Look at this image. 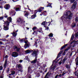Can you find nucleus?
I'll return each instance as SVG.
<instances>
[{
	"instance_id": "f257e3e1",
	"label": "nucleus",
	"mask_w": 78,
	"mask_h": 78,
	"mask_svg": "<svg viewBox=\"0 0 78 78\" xmlns=\"http://www.w3.org/2000/svg\"><path fill=\"white\" fill-rule=\"evenodd\" d=\"M73 15V14L70 11L65 12L63 16L64 20H67L68 19H71Z\"/></svg>"
},
{
	"instance_id": "f03ea898",
	"label": "nucleus",
	"mask_w": 78,
	"mask_h": 78,
	"mask_svg": "<svg viewBox=\"0 0 78 78\" xmlns=\"http://www.w3.org/2000/svg\"><path fill=\"white\" fill-rule=\"evenodd\" d=\"M16 67L18 68L17 70L19 71V72H22L23 71L22 70V65L20 64H18L16 65Z\"/></svg>"
},
{
	"instance_id": "7ed1b4c3",
	"label": "nucleus",
	"mask_w": 78,
	"mask_h": 78,
	"mask_svg": "<svg viewBox=\"0 0 78 78\" xmlns=\"http://www.w3.org/2000/svg\"><path fill=\"white\" fill-rule=\"evenodd\" d=\"M16 22H18V23L20 22V24L22 25V24H23L25 23V21L23 20H22L20 17H19L17 19Z\"/></svg>"
},
{
	"instance_id": "20e7f679",
	"label": "nucleus",
	"mask_w": 78,
	"mask_h": 78,
	"mask_svg": "<svg viewBox=\"0 0 78 78\" xmlns=\"http://www.w3.org/2000/svg\"><path fill=\"white\" fill-rule=\"evenodd\" d=\"M12 56L13 57H14L15 58L16 57H17V56H19V54H18V53L16 52H13L12 54Z\"/></svg>"
},
{
	"instance_id": "39448f33",
	"label": "nucleus",
	"mask_w": 78,
	"mask_h": 78,
	"mask_svg": "<svg viewBox=\"0 0 78 78\" xmlns=\"http://www.w3.org/2000/svg\"><path fill=\"white\" fill-rule=\"evenodd\" d=\"M7 61H8V60H7V59H6L5 61L4 64V65H3V67H4V68L5 69H6V66H7Z\"/></svg>"
},
{
	"instance_id": "423d86ee",
	"label": "nucleus",
	"mask_w": 78,
	"mask_h": 78,
	"mask_svg": "<svg viewBox=\"0 0 78 78\" xmlns=\"http://www.w3.org/2000/svg\"><path fill=\"white\" fill-rule=\"evenodd\" d=\"M31 55L32 57H34L37 55V51H34L32 52Z\"/></svg>"
},
{
	"instance_id": "0eeeda50",
	"label": "nucleus",
	"mask_w": 78,
	"mask_h": 78,
	"mask_svg": "<svg viewBox=\"0 0 78 78\" xmlns=\"http://www.w3.org/2000/svg\"><path fill=\"white\" fill-rule=\"evenodd\" d=\"M63 53V51L62 50L60 51L59 53L58 54L57 56V57L56 59H58V58H59L61 56V55L62 54V53Z\"/></svg>"
},
{
	"instance_id": "6e6552de",
	"label": "nucleus",
	"mask_w": 78,
	"mask_h": 78,
	"mask_svg": "<svg viewBox=\"0 0 78 78\" xmlns=\"http://www.w3.org/2000/svg\"><path fill=\"white\" fill-rule=\"evenodd\" d=\"M37 59L35 58L34 60L31 61V64H36L37 62Z\"/></svg>"
},
{
	"instance_id": "1a4fd4ad",
	"label": "nucleus",
	"mask_w": 78,
	"mask_h": 78,
	"mask_svg": "<svg viewBox=\"0 0 78 78\" xmlns=\"http://www.w3.org/2000/svg\"><path fill=\"white\" fill-rule=\"evenodd\" d=\"M67 56H65L64 57V58L63 59L62 61V64H64V62H66V61L67 59Z\"/></svg>"
},
{
	"instance_id": "9d476101",
	"label": "nucleus",
	"mask_w": 78,
	"mask_h": 78,
	"mask_svg": "<svg viewBox=\"0 0 78 78\" xmlns=\"http://www.w3.org/2000/svg\"><path fill=\"white\" fill-rule=\"evenodd\" d=\"M10 7V6H9V4H6L4 6V8L6 9H8Z\"/></svg>"
},
{
	"instance_id": "9b49d317",
	"label": "nucleus",
	"mask_w": 78,
	"mask_h": 78,
	"mask_svg": "<svg viewBox=\"0 0 78 78\" xmlns=\"http://www.w3.org/2000/svg\"><path fill=\"white\" fill-rule=\"evenodd\" d=\"M30 47V44L28 43L27 44H26L24 45V47L25 48H27L28 47Z\"/></svg>"
},
{
	"instance_id": "f8f14e48",
	"label": "nucleus",
	"mask_w": 78,
	"mask_h": 78,
	"mask_svg": "<svg viewBox=\"0 0 78 78\" xmlns=\"http://www.w3.org/2000/svg\"><path fill=\"white\" fill-rule=\"evenodd\" d=\"M9 29L8 27L7 26H4V30H8Z\"/></svg>"
},
{
	"instance_id": "ddd939ff",
	"label": "nucleus",
	"mask_w": 78,
	"mask_h": 78,
	"mask_svg": "<svg viewBox=\"0 0 78 78\" xmlns=\"http://www.w3.org/2000/svg\"><path fill=\"white\" fill-rule=\"evenodd\" d=\"M14 9L16 11H20V8L19 7L14 8Z\"/></svg>"
},
{
	"instance_id": "4468645a",
	"label": "nucleus",
	"mask_w": 78,
	"mask_h": 78,
	"mask_svg": "<svg viewBox=\"0 0 78 78\" xmlns=\"http://www.w3.org/2000/svg\"><path fill=\"white\" fill-rule=\"evenodd\" d=\"M32 71L31 68V67L29 66L28 68V72H31Z\"/></svg>"
},
{
	"instance_id": "2eb2a0df",
	"label": "nucleus",
	"mask_w": 78,
	"mask_h": 78,
	"mask_svg": "<svg viewBox=\"0 0 78 78\" xmlns=\"http://www.w3.org/2000/svg\"><path fill=\"white\" fill-rule=\"evenodd\" d=\"M67 44H65L64 46H62V47L60 49V50H63L65 47H66V46H67Z\"/></svg>"
},
{
	"instance_id": "dca6fc26",
	"label": "nucleus",
	"mask_w": 78,
	"mask_h": 78,
	"mask_svg": "<svg viewBox=\"0 0 78 78\" xmlns=\"http://www.w3.org/2000/svg\"><path fill=\"white\" fill-rule=\"evenodd\" d=\"M76 66H78V57H77V58L76 59Z\"/></svg>"
},
{
	"instance_id": "f3484780",
	"label": "nucleus",
	"mask_w": 78,
	"mask_h": 78,
	"mask_svg": "<svg viewBox=\"0 0 78 78\" xmlns=\"http://www.w3.org/2000/svg\"><path fill=\"white\" fill-rule=\"evenodd\" d=\"M11 34H12L14 37H15L16 36V35H17V34H16V33L14 32H13L12 33H11Z\"/></svg>"
},
{
	"instance_id": "a211bd4d",
	"label": "nucleus",
	"mask_w": 78,
	"mask_h": 78,
	"mask_svg": "<svg viewBox=\"0 0 78 78\" xmlns=\"http://www.w3.org/2000/svg\"><path fill=\"white\" fill-rule=\"evenodd\" d=\"M47 24V23L45 21H44L41 23L42 25L45 26L46 24Z\"/></svg>"
},
{
	"instance_id": "6ab92c4d",
	"label": "nucleus",
	"mask_w": 78,
	"mask_h": 78,
	"mask_svg": "<svg viewBox=\"0 0 78 78\" xmlns=\"http://www.w3.org/2000/svg\"><path fill=\"white\" fill-rule=\"evenodd\" d=\"M4 22L5 23V25H6L7 26H9V22L8 21H6L5 22Z\"/></svg>"
},
{
	"instance_id": "aec40b11",
	"label": "nucleus",
	"mask_w": 78,
	"mask_h": 78,
	"mask_svg": "<svg viewBox=\"0 0 78 78\" xmlns=\"http://www.w3.org/2000/svg\"><path fill=\"white\" fill-rule=\"evenodd\" d=\"M7 20H8L9 22H11L12 20V19H11V17H9L7 18Z\"/></svg>"
},
{
	"instance_id": "412c9836",
	"label": "nucleus",
	"mask_w": 78,
	"mask_h": 78,
	"mask_svg": "<svg viewBox=\"0 0 78 78\" xmlns=\"http://www.w3.org/2000/svg\"><path fill=\"white\" fill-rule=\"evenodd\" d=\"M34 32L32 33L33 34H34L35 36H37V33L36 31H34Z\"/></svg>"
},
{
	"instance_id": "4be33fe9",
	"label": "nucleus",
	"mask_w": 78,
	"mask_h": 78,
	"mask_svg": "<svg viewBox=\"0 0 78 78\" xmlns=\"http://www.w3.org/2000/svg\"><path fill=\"white\" fill-rule=\"evenodd\" d=\"M66 67L67 68V69H68L69 72H70V68H69V65H66Z\"/></svg>"
},
{
	"instance_id": "5701e85b",
	"label": "nucleus",
	"mask_w": 78,
	"mask_h": 78,
	"mask_svg": "<svg viewBox=\"0 0 78 78\" xmlns=\"http://www.w3.org/2000/svg\"><path fill=\"white\" fill-rule=\"evenodd\" d=\"M76 6L74 5H73L72 7H71V9H74L75 8H76Z\"/></svg>"
},
{
	"instance_id": "b1692460",
	"label": "nucleus",
	"mask_w": 78,
	"mask_h": 78,
	"mask_svg": "<svg viewBox=\"0 0 78 78\" xmlns=\"http://www.w3.org/2000/svg\"><path fill=\"white\" fill-rule=\"evenodd\" d=\"M29 15V13L28 12H26L25 15L24 16H25V17H27V16H28Z\"/></svg>"
},
{
	"instance_id": "393cba45",
	"label": "nucleus",
	"mask_w": 78,
	"mask_h": 78,
	"mask_svg": "<svg viewBox=\"0 0 78 78\" xmlns=\"http://www.w3.org/2000/svg\"><path fill=\"white\" fill-rule=\"evenodd\" d=\"M75 26H76V24L74 23H73L71 25L72 28H74V27H75Z\"/></svg>"
},
{
	"instance_id": "a878e982",
	"label": "nucleus",
	"mask_w": 78,
	"mask_h": 78,
	"mask_svg": "<svg viewBox=\"0 0 78 78\" xmlns=\"http://www.w3.org/2000/svg\"><path fill=\"white\" fill-rule=\"evenodd\" d=\"M75 75L76 76H77V78H78V70H77V71L75 72Z\"/></svg>"
},
{
	"instance_id": "bb28decb",
	"label": "nucleus",
	"mask_w": 78,
	"mask_h": 78,
	"mask_svg": "<svg viewBox=\"0 0 78 78\" xmlns=\"http://www.w3.org/2000/svg\"><path fill=\"white\" fill-rule=\"evenodd\" d=\"M30 51L29 50H27L25 51L26 53H27V54H28V53H30Z\"/></svg>"
},
{
	"instance_id": "cd10ccee",
	"label": "nucleus",
	"mask_w": 78,
	"mask_h": 78,
	"mask_svg": "<svg viewBox=\"0 0 78 78\" xmlns=\"http://www.w3.org/2000/svg\"><path fill=\"white\" fill-rule=\"evenodd\" d=\"M20 48H18L16 50V51L17 52H19L20 51Z\"/></svg>"
},
{
	"instance_id": "c85d7f7f",
	"label": "nucleus",
	"mask_w": 78,
	"mask_h": 78,
	"mask_svg": "<svg viewBox=\"0 0 78 78\" xmlns=\"http://www.w3.org/2000/svg\"><path fill=\"white\" fill-rule=\"evenodd\" d=\"M75 37H78V32L77 33H76L75 34Z\"/></svg>"
},
{
	"instance_id": "c756f323",
	"label": "nucleus",
	"mask_w": 78,
	"mask_h": 78,
	"mask_svg": "<svg viewBox=\"0 0 78 78\" xmlns=\"http://www.w3.org/2000/svg\"><path fill=\"white\" fill-rule=\"evenodd\" d=\"M9 71V68H6V73H8Z\"/></svg>"
},
{
	"instance_id": "7c9ffc66",
	"label": "nucleus",
	"mask_w": 78,
	"mask_h": 78,
	"mask_svg": "<svg viewBox=\"0 0 78 78\" xmlns=\"http://www.w3.org/2000/svg\"><path fill=\"white\" fill-rule=\"evenodd\" d=\"M74 38V34H73L72 35L71 37V41H72V40H73V39Z\"/></svg>"
},
{
	"instance_id": "2f4dec72",
	"label": "nucleus",
	"mask_w": 78,
	"mask_h": 78,
	"mask_svg": "<svg viewBox=\"0 0 78 78\" xmlns=\"http://www.w3.org/2000/svg\"><path fill=\"white\" fill-rule=\"evenodd\" d=\"M17 48H18L17 47V46H16V45L14 46H13V49L15 50H16V49Z\"/></svg>"
},
{
	"instance_id": "473e14b6",
	"label": "nucleus",
	"mask_w": 78,
	"mask_h": 78,
	"mask_svg": "<svg viewBox=\"0 0 78 78\" xmlns=\"http://www.w3.org/2000/svg\"><path fill=\"white\" fill-rule=\"evenodd\" d=\"M36 17V16L34 15L31 16V19H34L35 17Z\"/></svg>"
},
{
	"instance_id": "72a5a7b5",
	"label": "nucleus",
	"mask_w": 78,
	"mask_h": 78,
	"mask_svg": "<svg viewBox=\"0 0 78 78\" xmlns=\"http://www.w3.org/2000/svg\"><path fill=\"white\" fill-rule=\"evenodd\" d=\"M12 73L11 74L12 75H14L15 74V73H16V72H15V71H12Z\"/></svg>"
},
{
	"instance_id": "f704fd0d",
	"label": "nucleus",
	"mask_w": 78,
	"mask_h": 78,
	"mask_svg": "<svg viewBox=\"0 0 78 78\" xmlns=\"http://www.w3.org/2000/svg\"><path fill=\"white\" fill-rule=\"evenodd\" d=\"M48 36L50 37H52V36H53V34L52 33H51L49 34V35Z\"/></svg>"
},
{
	"instance_id": "c9c22d12",
	"label": "nucleus",
	"mask_w": 78,
	"mask_h": 78,
	"mask_svg": "<svg viewBox=\"0 0 78 78\" xmlns=\"http://www.w3.org/2000/svg\"><path fill=\"white\" fill-rule=\"evenodd\" d=\"M70 47H68V48L65 50V51H68L69 49H70Z\"/></svg>"
},
{
	"instance_id": "e433bc0d",
	"label": "nucleus",
	"mask_w": 78,
	"mask_h": 78,
	"mask_svg": "<svg viewBox=\"0 0 78 78\" xmlns=\"http://www.w3.org/2000/svg\"><path fill=\"white\" fill-rule=\"evenodd\" d=\"M66 73V72H63L62 74L61 75V76H64L65 74Z\"/></svg>"
},
{
	"instance_id": "4c0bfd02",
	"label": "nucleus",
	"mask_w": 78,
	"mask_h": 78,
	"mask_svg": "<svg viewBox=\"0 0 78 78\" xmlns=\"http://www.w3.org/2000/svg\"><path fill=\"white\" fill-rule=\"evenodd\" d=\"M73 5H74L76 6V2H74L73 3Z\"/></svg>"
},
{
	"instance_id": "58836bf2",
	"label": "nucleus",
	"mask_w": 78,
	"mask_h": 78,
	"mask_svg": "<svg viewBox=\"0 0 78 78\" xmlns=\"http://www.w3.org/2000/svg\"><path fill=\"white\" fill-rule=\"evenodd\" d=\"M3 70V66H0V70Z\"/></svg>"
},
{
	"instance_id": "ea45409f",
	"label": "nucleus",
	"mask_w": 78,
	"mask_h": 78,
	"mask_svg": "<svg viewBox=\"0 0 78 78\" xmlns=\"http://www.w3.org/2000/svg\"><path fill=\"white\" fill-rule=\"evenodd\" d=\"M37 28V27H34L32 28V30H36V29Z\"/></svg>"
},
{
	"instance_id": "a19ab883",
	"label": "nucleus",
	"mask_w": 78,
	"mask_h": 78,
	"mask_svg": "<svg viewBox=\"0 0 78 78\" xmlns=\"http://www.w3.org/2000/svg\"><path fill=\"white\" fill-rule=\"evenodd\" d=\"M75 20L76 22H78V17H76Z\"/></svg>"
},
{
	"instance_id": "79ce46f5",
	"label": "nucleus",
	"mask_w": 78,
	"mask_h": 78,
	"mask_svg": "<svg viewBox=\"0 0 78 78\" xmlns=\"http://www.w3.org/2000/svg\"><path fill=\"white\" fill-rule=\"evenodd\" d=\"M75 1V0H71L70 2L71 3H73Z\"/></svg>"
},
{
	"instance_id": "37998d69",
	"label": "nucleus",
	"mask_w": 78,
	"mask_h": 78,
	"mask_svg": "<svg viewBox=\"0 0 78 78\" xmlns=\"http://www.w3.org/2000/svg\"><path fill=\"white\" fill-rule=\"evenodd\" d=\"M37 11V12H41L42 11V10L40 9H38Z\"/></svg>"
},
{
	"instance_id": "c03bdc74",
	"label": "nucleus",
	"mask_w": 78,
	"mask_h": 78,
	"mask_svg": "<svg viewBox=\"0 0 78 78\" xmlns=\"http://www.w3.org/2000/svg\"><path fill=\"white\" fill-rule=\"evenodd\" d=\"M61 61H62V60H61V61H60L58 62V64H59L60 65H61V64H62V62H61Z\"/></svg>"
},
{
	"instance_id": "a18cd8bd",
	"label": "nucleus",
	"mask_w": 78,
	"mask_h": 78,
	"mask_svg": "<svg viewBox=\"0 0 78 78\" xmlns=\"http://www.w3.org/2000/svg\"><path fill=\"white\" fill-rule=\"evenodd\" d=\"M0 40H2V41H6V39H1Z\"/></svg>"
},
{
	"instance_id": "49530a36",
	"label": "nucleus",
	"mask_w": 78,
	"mask_h": 78,
	"mask_svg": "<svg viewBox=\"0 0 78 78\" xmlns=\"http://www.w3.org/2000/svg\"><path fill=\"white\" fill-rule=\"evenodd\" d=\"M0 78H3V76L1 75L0 76Z\"/></svg>"
},
{
	"instance_id": "de8ad7c7",
	"label": "nucleus",
	"mask_w": 78,
	"mask_h": 78,
	"mask_svg": "<svg viewBox=\"0 0 78 78\" xmlns=\"http://www.w3.org/2000/svg\"><path fill=\"white\" fill-rule=\"evenodd\" d=\"M25 43L26 44H29L28 43V41H25Z\"/></svg>"
},
{
	"instance_id": "09e8293b",
	"label": "nucleus",
	"mask_w": 78,
	"mask_h": 78,
	"mask_svg": "<svg viewBox=\"0 0 78 78\" xmlns=\"http://www.w3.org/2000/svg\"><path fill=\"white\" fill-rule=\"evenodd\" d=\"M51 5L50 4H48L47 6V7H48V6H51Z\"/></svg>"
},
{
	"instance_id": "8fccbe9b",
	"label": "nucleus",
	"mask_w": 78,
	"mask_h": 78,
	"mask_svg": "<svg viewBox=\"0 0 78 78\" xmlns=\"http://www.w3.org/2000/svg\"><path fill=\"white\" fill-rule=\"evenodd\" d=\"M5 58H6V59H7V58H8V55H6L5 56Z\"/></svg>"
},
{
	"instance_id": "3c124183",
	"label": "nucleus",
	"mask_w": 78,
	"mask_h": 78,
	"mask_svg": "<svg viewBox=\"0 0 78 78\" xmlns=\"http://www.w3.org/2000/svg\"><path fill=\"white\" fill-rule=\"evenodd\" d=\"M23 62V60H20V63H21V62Z\"/></svg>"
},
{
	"instance_id": "603ef678",
	"label": "nucleus",
	"mask_w": 78,
	"mask_h": 78,
	"mask_svg": "<svg viewBox=\"0 0 78 78\" xmlns=\"http://www.w3.org/2000/svg\"><path fill=\"white\" fill-rule=\"evenodd\" d=\"M3 43L2 42L0 41V45H2Z\"/></svg>"
},
{
	"instance_id": "864d4df0",
	"label": "nucleus",
	"mask_w": 78,
	"mask_h": 78,
	"mask_svg": "<svg viewBox=\"0 0 78 78\" xmlns=\"http://www.w3.org/2000/svg\"><path fill=\"white\" fill-rule=\"evenodd\" d=\"M28 78H31V75H28Z\"/></svg>"
},
{
	"instance_id": "5fc2aeb1",
	"label": "nucleus",
	"mask_w": 78,
	"mask_h": 78,
	"mask_svg": "<svg viewBox=\"0 0 78 78\" xmlns=\"http://www.w3.org/2000/svg\"><path fill=\"white\" fill-rule=\"evenodd\" d=\"M45 28H46V30H48L49 29V28L47 27H46Z\"/></svg>"
},
{
	"instance_id": "6e6d98bb",
	"label": "nucleus",
	"mask_w": 78,
	"mask_h": 78,
	"mask_svg": "<svg viewBox=\"0 0 78 78\" xmlns=\"http://www.w3.org/2000/svg\"><path fill=\"white\" fill-rule=\"evenodd\" d=\"M66 55V52L64 51L63 53V55Z\"/></svg>"
},
{
	"instance_id": "4d7b16f0",
	"label": "nucleus",
	"mask_w": 78,
	"mask_h": 78,
	"mask_svg": "<svg viewBox=\"0 0 78 78\" xmlns=\"http://www.w3.org/2000/svg\"><path fill=\"white\" fill-rule=\"evenodd\" d=\"M58 75H56L55 77V78H58Z\"/></svg>"
},
{
	"instance_id": "13d9d810",
	"label": "nucleus",
	"mask_w": 78,
	"mask_h": 78,
	"mask_svg": "<svg viewBox=\"0 0 78 78\" xmlns=\"http://www.w3.org/2000/svg\"><path fill=\"white\" fill-rule=\"evenodd\" d=\"M37 42H35L34 44L35 45H37Z\"/></svg>"
},
{
	"instance_id": "bf43d9fd",
	"label": "nucleus",
	"mask_w": 78,
	"mask_h": 78,
	"mask_svg": "<svg viewBox=\"0 0 78 78\" xmlns=\"http://www.w3.org/2000/svg\"><path fill=\"white\" fill-rule=\"evenodd\" d=\"M3 19V17H0V19L2 20Z\"/></svg>"
},
{
	"instance_id": "052dcab7",
	"label": "nucleus",
	"mask_w": 78,
	"mask_h": 78,
	"mask_svg": "<svg viewBox=\"0 0 78 78\" xmlns=\"http://www.w3.org/2000/svg\"><path fill=\"white\" fill-rule=\"evenodd\" d=\"M20 41H21V42H23V39L21 40Z\"/></svg>"
},
{
	"instance_id": "680f3d73",
	"label": "nucleus",
	"mask_w": 78,
	"mask_h": 78,
	"mask_svg": "<svg viewBox=\"0 0 78 78\" xmlns=\"http://www.w3.org/2000/svg\"><path fill=\"white\" fill-rule=\"evenodd\" d=\"M72 55V52L70 55V56H71Z\"/></svg>"
},
{
	"instance_id": "e2e57ef3",
	"label": "nucleus",
	"mask_w": 78,
	"mask_h": 78,
	"mask_svg": "<svg viewBox=\"0 0 78 78\" xmlns=\"http://www.w3.org/2000/svg\"><path fill=\"white\" fill-rule=\"evenodd\" d=\"M76 44H78V41H76Z\"/></svg>"
},
{
	"instance_id": "0e129e2a",
	"label": "nucleus",
	"mask_w": 78,
	"mask_h": 78,
	"mask_svg": "<svg viewBox=\"0 0 78 78\" xmlns=\"http://www.w3.org/2000/svg\"><path fill=\"white\" fill-rule=\"evenodd\" d=\"M9 37V35H7L6 36V37Z\"/></svg>"
},
{
	"instance_id": "69168bd1",
	"label": "nucleus",
	"mask_w": 78,
	"mask_h": 78,
	"mask_svg": "<svg viewBox=\"0 0 78 78\" xmlns=\"http://www.w3.org/2000/svg\"><path fill=\"white\" fill-rule=\"evenodd\" d=\"M41 32H42V30H41V31H39V33H41Z\"/></svg>"
},
{
	"instance_id": "338daca9",
	"label": "nucleus",
	"mask_w": 78,
	"mask_h": 78,
	"mask_svg": "<svg viewBox=\"0 0 78 78\" xmlns=\"http://www.w3.org/2000/svg\"><path fill=\"white\" fill-rule=\"evenodd\" d=\"M60 76V77H61V74H60L59 76Z\"/></svg>"
},
{
	"instance_id": "774afa93",
	"label": "nucleus",
	"mask_w": 78,
	"mask_h": 78,
	"mask_svg": "<svg viewBox=\"0 0 78 78\" xmlns=\"http://www.w3.org/2000/svg\"><path fill=\"white\" fill-rule=\"evenodd\" d=\"M9 78H12V77L11 76H9Z\"/></svg>"
}]
</instances>
